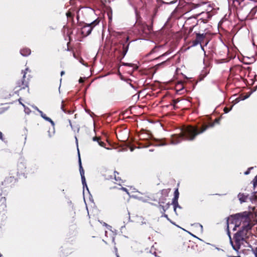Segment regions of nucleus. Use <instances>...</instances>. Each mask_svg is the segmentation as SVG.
Here are the masks:
<instances>
[{"label": "nucleus", "mask_w": 257, "mask_h": 257, "mask_svg": "<svg viewBox=\"0 0 257 257\" xmlns=\"http://www.w3.org/2000/svg\"><path fill=\"white\" fill-rule=\"evenodd\" d=\"M240 225H242V230L235 234V241H244L248 238V230L251 228L249 224V218L246 212L235 214L228 217L227 221V228L230 238L229 229H232L234 231L236 227Z\"/></svg>", "instance_id": "nucleus-1"}, {"label": "nucleus", "mask_w": 257, "mask_h": 257, "mask_svg": "<svg viewBox=\"0 0 257 257\" xmlns=\"http://www.w3.org/2000/svg\"><path fill=\"white\" fill-rule=\"evenodd\" d=\"M207 127V126H204L201 132H198L196 128L191 126H183L179 128L180 133L178 134V139L179 137H183L188 140H193L197 135L204 132Z\"/></svg>", "instance_id": "nucleus-2"}, {"label": "nucleus", "mask_w": 257, "mask_h": 257, "mask_svg": "<svg viewBox=\"0 0 257 257\" xmlns=\"http://www.w3.org/2000/svg\"><path fill=\"white\" fill-rule=\"evenodd\" d=\"M97 23H96V21H94L90 24H87L85 25L83 28H82V33L84 36H87L90 34L92 30V25L93 26H95Z\"/></svg>", "instance_id": "nucleus-3"}, {"label": "nucleus", "mask_w": 257, "mask_h": 257, "mask_svg": "<svg viewBox=\"0 0 257 257\" xmlns=\"http://www.w3.org/2000/svg\"><path fill=\"white\" fill-rule=\"evenodd\" d=\"M104 225L107 226V228L108 229V230L105 231V236L107 237V239L109 240H114V238L113 236L114 234L113 232L110 229V227L109 225H107L105 223H104Z\"/></svg>", "instance_id": "nucleus-4"}, {"label": "nucleus", "mask_w": 257, "mask_h": 257, "mask_svg": "<svg viewBox=\"0 0 257 257\" xmlns=\"http://www.w3.org/2000/svg\"><path fill=\"white\" fill-rule=\"evenodd\" d=\"M36 109L38 111V112L40 113L41 116L46 120L50 122L52 126L55 125V123L54 121L49 117H47L45 114L43 113V112L41 110H40L37 107H35Z\"/></svg>", "instance_id": "nucleus-5"}, {"label": "nucleus", "mask_w": 257, "mask_h": 257, "mask_svg": "<svg viewBox=\"0 0 257 257\" xmlns=\"http://www.w3.org/2000/svg\"><path fill=\"white\" fill-rule=\"evenodd\" d=\"M230 244H231L233 248L236 250L238 251L240 247L241 243V242H230Z\"/></svg>", "instance_id": "nucleus-6"}, {"label": "nucleus", "mask_w": 257, "mask_h": 257, "mask_svg": "<svg viewBox=\"0 0 257 257\" xmlns=\"http://www.w3.org/2000/svg\"><path fill=\"white\" fill-rule=\"evenodd\" d=\"M238 199L241 203L245 202L246 201L248 196L243 194L239 193L238 195Z\"/></svg>", "instance_id": "nucleus-7"}, {"label": "nucleus", "mask_w": 257, "mask_h": 257, "mask_svg": "<svg viewBox=\"0 0 257 257\" xmlns=\"http://www.w3.org/2000/svg\"><path fill=\"white\" fill-rule=\"evenodd\" d=\"M100 140V138H98V137H93V141H97L98 143V144L101 146V147H104V143L101 141H99Z\"/></svg>", "instance_id": "nucleus-8"}, {"label": "nucleus", "mask_w": 257, "mask_h": 257, "mask_svg": "<svg viewBox=\"0 0 257 257\" xmlns=\"http://www.w3.org/2000/svg\"><path fill=\"white\" fill-rule=\"evenodd\" d=\"M250 247L251 249V250L253 252L254 254L255 255V257H257V246L253 247L252 246H250Z\"/></svg>", "instance_id": "nucleus-9"}, {"label": "nucleus", "mask_w": 257, "mask_h": 257, "mask_svg": "<svg viewBox=\"0 0 257 257\" xmlns=\"http://www.w3.org/2000/svg\"><path fill=\"white\" fill-rule=\"evenodd\" d=\"M21 53L22 55H23V56L28 55H29L30 54V50H27L26 54L24 53V51H21Z\"/></svg>", "instance_id": "nucleus-10"}, {"label": "nucleus", "mask_w": 257, "mask_h": 257, "mask_svg": "<svg viewBox=\"0 0 257 257\" xmlns=\"http://www.w3.org/2000/svg\"><path fill=\"white\" fill-rule=\"evenodd\" d=\"M81 179H82V182L83 185L84 186H86V181H85V178L84 176H81Z\"/></svg>", "instance_id": "nucleus-11"}, {"label": "nucleus", "mask_w": 257, "mask_h": 257, "mask_svg": "<svg viewBox=\"0 0 257 257\" xmlns=\"http://www.w3.org/2000/svg\"><path fill=\"white\" fill-rule=\"evenodd\" d=\"M20 103L24 107L25 112L27 113H29L30 112V109L28 108L25 107V105L24 104H23L21 102H20Z\"/></svg>", "instance_id": "nucleus-12"}, {"label": "nucleus", "mask_w": 257, "mask_h": 257, "mask_svg": "<svg viewBox=\"0 0 257 257\" xmlns=\"http://www.w3.org/2000/svg\"><path fill=\"white\" fill-rule=\"evenodd\" d=\"M180 85H181V87H180L179 90L178 89V92H179V91L181 90L182 89H183V88L184 87L182 85V84H181L180 83V82L178 81V88L179 87Z\"/></svg>", "instance_id": "nucleus-13"}, {"label": "nucleus", "mask_w": 257, "mask_h": 257, "mask_svg": "<svg viewBox=\"0 0 257 257\" xmlns=\"http://www.w3.org/2000/svg\"><path fill=\"white\" fill-rule=\"evenodd\" d=\"M253 183L254 186L257 185V175L255 177L254 179H253Z\"/></svg>", "instance_id": "nucleus-14"}, {"label": "nucleus", "mask_w": 257, "mask_h": 257, "mask_svg": "<svg viewBox=\"0 0 257 257\" xmlns=\"http://www.w3.org/2000/svg\"><path fill=\"white\" fill-rule=\"evenodd\" d=\"M79 170H83V169L82 167V165H81V160H80V159L79 158Z\"/></svg>", "instance_id": "nucleus-15"}, {"label": "nucleus", "mask_w": 257, "mask_h": 257, "mask_svg": "<svg viewBox=\"0 0 257 257\" xmlns=\"http://www.w3.org/2000/svg\"><path fill=\"white\" fill-rule=\"evenodd\" d=\"M231 108L230 109H228L227 108V107H225L224 108V111L225 113H227L230 110Z\"/></svg>", "instance_id": "nucleus-16"}, {"label": "nucleus", "mask_w": 257, "mask_h": 257, "mask_svg": "<svg viewBox=\"0 0 257 257\" xmlns=\"http://www.w3.org/2000/svg\"><path fill=\"white\" fill-rule=\"evenodd\" d=\"M80 173L81 176H84V170H80Z\"/></svg>", "instance_id": "nucleus-17"}, {"label": "nucleus", "mask_w": 257, "mask_h": 257, "mask_svg": "<svg viewBox=\"0 0 257 257\" xmlns=\"http://www.w3.org/2000/svg\"><path fill=\"white\" fill-rule=\"evenodd\" d=\"M177 198V189L174 191V198L176 199Z\"/></svg>", "instance_id": "nucleus-18"}, {"label": "nucleus", "mask_w": 257, "mask_h": 257, "mask_svg": "<svg viewBox=\"0 0 257 257\" xmlns=\"http://www.w3.org/2000/svg\"><path fill=\"white\" fill-rule=\"evenodd\" d=\"M203 35H198L197 36V39H199L200 38H203Z\"/></svg>", "instance_id": "nucleus-19"}, {"label": "nucleus", "mask_w": 257, "mask_h": 257, "mask_svg": "<svg viewBox=\"0 0 257 257\" xmlns=\"http://www.w3.org/2000/svg\"><path fill=\"white\" fill-rule=\"evenodd\" d=\"M123 65L126 66H132L133 65L132 64H129V63H124Z\"/></svg>", "instance_id": "nucleus-20"}, {"label": "nucleus", "mask_w": 257, "mask_h": 257, "mask_svg": "<svg viewBox=\"0 0 257 257\" xmlns=\"http://www.w3.org/2000/svg\"><path fill=\"white\" fill-rule=\"evenodd\" d=\"M83 81H84V79L82 78H80L79 79V82L80 83H82V82H83Z\"/></svg>", "instance_id": "nucleus-21"}, {"label": "nucleus", "mask_w": 257, "mask_h": 257, "mask_svg": "<svg viewBox=\"0 0 257 257\" xmlns=\"http://www.w3.org/2000/svg\"><path fill=\"white\" fill-rule=\"evenodd\" d=\"M66 15L67 16V17H71V13L70 12H68L66 14Z\"/></svg>", "instance_id": "nucleus-22"}, {"label": "nucleus", "mask_w": 257, "mask_h": 257, "mask_svg": "<svg viewBox=\"0 0 257 257\" xmlns=\"http://www.w3.org/2000/svg\"><path fill=\"white\" fill-rule=\"evenodd\" d=\"M249 95L244 96L243 97V98H242V100H244V99H245L249 97Z\"/></svg>", "instance_id": "nucleus-23"}, {"label": "nucleus", "mask_w": 257, "mask_h": 257, "mask_svg": "<svg viewBox=\"0 0 257 257\" xmlns=\"http://www.w3.org/2000/svg\"><path fill=\"white\" fill-rule=\"evenodd\" d=\"M0 139L3 140V134L1 132H0Z\"/></svg>", "instance_id": "nucleus-24"}, {"label": "nucleus", "mask_w": 257, "mask_h": 257, "mask_svg": "<svg viewBox=\"0 0 257 257\" xmlns=\"http://www.w3.org/2000/svg\"><path fill=\"white\" fill-rule=\"evenodd\" d=\"M176 207H177L176 205V204H175V203H174V210H176Z\"/></svg>", "instance_id": "nucleus-25"}, {"label": "nucleus", "mask_w": 257, "mask_h": 257, "mask_svg": "<svg viewBox=\"0 0 257 257\" xmlns=\"http://www.w3.org/2000/svg\"><path fill=\"white\" fill-rule=\"evenodd\" d=\"M183 74H179V75L178 74V78L179 77H180L181 76H183Z\"/></svg>", "instance_id": "nucleus-26"}, {"label": "nucleus", "mask_w": 257, "mask_h": 257, "mask_svg": "<svg viewBox=\"0 0 257 257\" xmlns=\"http://www.w3.org/2000/svg\"><path fill=\"white\" fill-rule=\"evenodd\" d=\"M122 189L123 191H125L127 192L126 189H125V188H122Z\"/></svg>", "instance_id": "nucleus-27"}, {"label": "nucleus", "mask_w": 257, "mask_h": 257, "mask_svg": "<svg viewBox=\"0 0 257 257\" xmlns=\"http://www.w3.org/2000/svg\"><path fill=\"white\" fill-rule=\"evenodd\" d=\"M64 74V71H61V75H63Z\"/></svg>", "instance_id": "nucleus-28"}, {"label": "nucleus", "mask_w": 257, "mask_h": 257, "mask_svg": "<svg viewBox=\"0 0 257 257\" xmlns=\"http://www.w3.org/2000/svg\"><path fill=\"white\" fill-rule=\"evenodd\" d=\"M172 143L174 144H175V141L174 140H172Z\"/></svg>", "instance_id": "nucleus-29"}, {"label": "nucleus", "mask_w": 257, "mask_h": 257, "mask_svg": "<svg viewBox=\"0 0 257 257\" xmlns=\"http://www.w3.org/2000/svg\"><path fill=\"white\" fill-rule=\"evenodd\" d=\"M229 257H240V256H230Z\"/></svg>", "instance_id": "nucleus-30"}, {"label": "nucleus", "mask_w": 257, "mask_h": 257, "mask_svg": "<svg viewBox=\"0 0 257 257\" xmlns=\"http://www.w3.org/2000/svg\"><path fill=\"white\" fill-rule=\"evenodd\" d=\"M248 173L247 172H246L245 173V174H247Z\"/></svg>", "instance_id": "nucleus-31"}, {"label": "nucleus", "mask_w": 257, "mask_h": 257, "mask_svg": "<svg viewBox=\"0 0 257 257\" xmlns=\"http://www.w3.org/2000/svg\"><path fill=\"white\" fill-rule=\"evenodd\" d=\"M22 88H25V86H22Z\"/></svg>", "instance_id": "nucleus-32"}, {"label": "nucleus", "mask_w": 257, "mask_h": 257, "mask_svg": "<svg viewBox=\"0 0 257 257\" xmlns=\"http://www.w3.org/2000/svg\"><path fill=\"white\" fill-rule=\"evenodd\" d=\"M127 50L125 51V54L126 53Z\"/></svg>", "instance_id": "nucleus-33"}, {"label": "nucleus", "mask_w": 257, "mask_h": 257, "mask_svg": "<svg viewBox=\"0 0 257 257\" xmlns=\"http://www.w3.org/2000/svg\"><path fill=\"white\" fill-rule=\"evenodd\" d=\"M63 105H62V106H61L62 109L63 108Z\"/></svg>", "instance_id": "nucleus-34"}]
</instances>
